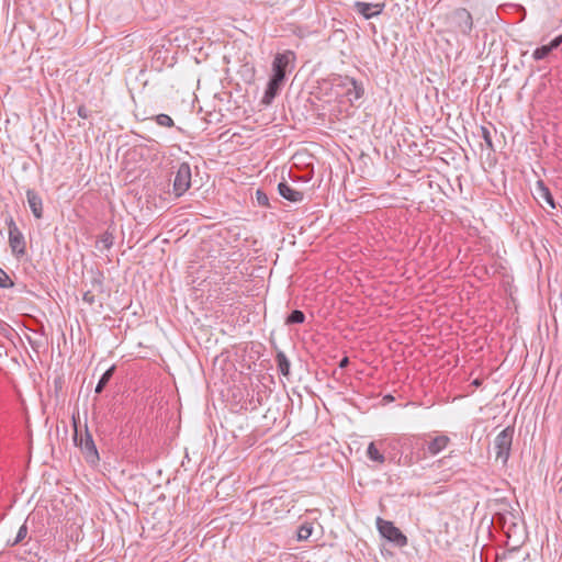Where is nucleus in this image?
Returning a JSON list of instances; mask_svg holds the SVG:
<instances>
[{"label":"nucleus","mask_w":562,"mask_h":562,"mask_svg":"<svg viewBox=\"0 0 562 562\" xmlns=\"http://www.w3.org/2000/svg\"><path fill=\"white\" fill-rule=\"evenodd\" d=\"M425 434L412 435L402 439V448L409 451L404 458V465H412L426 459Z\"/></svg>","instance_id":"obj_1"},{"label":"nucleus","mask_w":562,"mask_h":562,"mask_svg":"<svg viewBox=\"0 0 562 562\" xmlns=\"http://www.w3.org/2000/svg\"><path fill=\"white\" fill-rule=\"evenodd\" d=\"M447 24L452 32L469 36L473 29V18L465 8H457L447 15Z\"/></svg>","instance_id":"obj_2"},{"label":"nucleus","mask_w":562,"mask_h":562,"mask_svg":"<svg viewBox=\"0 0 562 562\" xmlns=\"http://www.w3.org/2000/svg\"><path fill=\"white\" fill-rule=\"evenodd\" d=\"M74 441L75 445L80 448L88 463L97 464L99 462V452L92 438V435L89 432L87 426L83 435L79 434L77 429L75 430Z\"/></svg>","instance_id":"obj_3"},{"label":"nucleus","mask_w":562,"mask_h":562,"mask_svg":"<svg viewBox=\"0 0 562 562\" xmlns=\"http://www.w3.org/2000/svg\"><path fill=\"white\" fill-rule=\"evenodd\" d=\"M376 528L380 535L394 546L398 548L407 546V537L392 521L378 517Z\"/></svg>","instance_id":"obj_4"},{"label":"nucleus","mask_w":562,"mask_h":562,"mask_svg":"<svg viewBox=\"0 0 562 562\" xmlns=\"http://www.w3.org/2000/svg\"><path fill=\"white\" fill-rule=\"evenodd\" d=\"M514 438V427H506L503 429L494 440V450L496 459L506 464L510 454V449Z\"/></svg>","instance_id":"obj_5"},{"label":"nucleus","mask_w":562,"mask_h":562,"mask_svg":"<svg viewBox=\"0 0 562 562\" xmlns=\"http://www.w3.org/2000/svg\"><path fill=\"white\" fill-rule=\"evenodd\" d=\"M335 86L342 89V94L346 97L348 102H350V104H353L356 101L360 100L364 94V88L362 83L348 76H339L337 79H335Z\"/></svg>","instance_id":"obj_6"},{"label":"nucleus","mask_w":562,"mask_h":562,"mask_svg":"<svg viewBox=\"0 0 562 562\" xmlns=\"http://www.w3.org/2000/svg\"><path fill=\"white\" fill-rule=\"evenodd\" d=\"M191 166L189 162L179 164L173 183H172V192L177 198L182 196L191 187Z\"/></svg>","instance_id":"obj_7"},{"label":"nucleus","mask_w":562,"mask_h":562,"mask_svg":"<svg viewBox=\"0 0 562 562\" xmlns=\"http://www.w3.org/2000/svg\"><path fill=\"white\" fill-rule=\"evenodd\" d=\"M5 224L9 227V245L11 251L16 257H22L26 252L25 239L19 227L16 226L14 218L9 216L5 218Z\"/></svg>","instance_id":"obj_8"},{"label":"nucleus","mask_w":562,"mask_h":562,"mask_svg":"<svg viewBox=\"0 0 562 562\" xmlns=\"http://www.w3.org/2000/svg\"><path fill=\"white\" fill-rule=\"evenodd\" d=\"M295 61V54L292 50L278 53L272 61V77L285 79L288 67Z\"/></svg>","instance_id":"obj_9"},{"label":"nucleus","mask_w":562,"mask_h":562,"mask_svg":"<svg viewBox=\"0 0 562 562\" xmlns=\"http://www.w3.org/2000/svg\"><path fill=\"white\" fill-rule=\"evenodd\" d=\"M426 439V458L428 456L435 457L443 451L450 443V438L446 435L425 434Z\"/></svg>","instance_id":"obj_10"},{"label":"nucleus","mask_w":562,"mask_h":562,"mask_svg":"<svg viewBox=\"0 0 562 562\" xmlns=\"http://www.w3.org/2000/svg\"><path fill=\"white\" fill-rule=\"evenodd\" d=\"M278 192L283 199L292 203H300L304 200V192L285 180L279 182Z\"/></svg>","instance_id":"obj_11"},{"label":"nucleus","mask_w":562,"mask_h":562,"mask_svg":"<svg viewBox=\"0 0 562 562\" xmlns=\"http://www.w3.org/2000/svg\"><path fill=\"white\" fill-rule=\"evenodd\" d=\"M284 81L285 79H280L271 76L267 83V88L261 99V103L265 105H270L273 102L274 98L280 93L284 85Z\"/></svg>","instance_id":"obj_12"},{"label":"nucleus","mask_w":562,"mask_h":562,"mask_svg":"<svg viewBox=\"0 0 562 562\" xmlns=\"http://www.w3.org/2000/svg\"><path fill=\"white\" fill-rule=\"evenodd\" d=\"M384 8L385 3H368L361 1H357L355 3V9L357 10V12L360 13L367 20L381 14Z\"/></svg>","instance_id":"obj_13"},{"label":"nucleus","mask_w":562,"mask_h":562,"mask_svg":"<svg viewBox=\"0 0 562 562\" xmlns=\"http://www.w3.org/2000/svg\"><path fill=\"white\" fill-rule=\"evenodd\" d=\"M103 293V276L100 272L94 273L91 280V290H88L83 293L82 300L89 305H93L95 302V296L93 292Z\"/></svg>","instance_id":"obj_14"},{"label":"nucleus","mask_w":562,"mask_h":562,"mask_svg":"<svg viewBox=\"0 0 562 562\" xmlns=\"http://www.w3.org/2000/svg\"><path fill=\"white\" fill-rule=\"evenodd\" d=\"M26 200L30 210L35 218L40 220L43 217V200L41 195L33 189L26 190Z\"/></svg>","instance_id":"obj_15"},{"label":"nucleus","mask_w":562,"mask_h":562,"mask_svg":"<svg viewBox=\"0 0 562 562\" xmlns=\"http://www.w3.org/2000/svg\"><path fill=\"white\" fill-rule=\"evenodd\" d=\"M384 442L383 441H379V442H370L368 448H367V457L373 461V462H376V463H384L385 462V456L383 452H381V448L383 447Z\"/></svg>","instance_id":"obj_16"},{"label":"nucleus","mask_w":562,"mask_h":562,"mask_svg":"<svg viewBox=\"0 0 562 562\" xmlns=\"http://www.w3.org/2000/svg\"><path fill=\"white\" fill-rule=\"evenodd\" d=\"M494 520L497 525L501 526V528L504 531V533L506 535L507 539L510 540L513 537L512 533L518 528L517 524L510 522L509 525H507V521L502 514L496 515L494 517ZM507 543H509V541H507Z\"/></svg>","instance_id":"obj_17"},{"label":"nucleus","mask_w":562,"mask_h":562,"mask_svg":"<svg viewBox=\"0 0 562 562\" xmlns=\"http://www.w3.org/2000/svg\"><path fill=\"white\" fill-rule=\"evenodd\" d=\"M537 192L540 199L548 203L552 209L555 207L553 195L551 194L549 188L541 180L537 182Z\"/></svg>","instance_id":"obj_18"},{"label":"nucleus","mask_w":562,"mask_h":562,"mask_svg":"<svg viewBox=\"0 0 562 562\" xmlns=\"http://www.w3.org/2000/svg\"><path fill=\"white\" fill-rule=\"evenodd\" d=\"M114 244V236L109 231L104 232L97 240L95 247L99 250H109Z\"/></svg>","instance_id":"obj_19"},{"label":"nucleus","mask_w":562,"mask_h":562,"mask_svg":"<svg viewBox=\"0 0 562 562\" xmlns=\"http://www.w3.org/2000/svg\"><path fill=\"white\" fill-rule=\"evenodd\" d=\"M276 361L278 370L281 372V374L284 376H289L291 364L286 356L282 351H279L276 356Z\"/></svg>","instance_id":"obj_20"},{"label":"nucleus","mask_w":562,"mask_h":562,"mask_svg":"<svg viewBox=\"0 0 562 562\" xmlns=\"http://www.w3.org/2000/svg\"><path fill=\"white\" fill-rule=\"evenodd\" d=\"M115 371V367L112 366L111 368H109L100 378V380L98 381L97 383V386H95V393L100 394L102 393V391L104 390V387L106 386V384L109 383V381L111 380V378L113 376V373Z\"/></svg>","instance_id":"obj_21"},{"label":"nucleus","mask_w":562,"mask_h":562,"mask_svg":"<svg viewBox=\"0 0 562 562\" xmlns=\"http://www.w3.org/2000/svg\"><path fill=\"white\" fill-rule=\"evenodd\" d=\"M305 321V314L300 310H293L286 317L285 323L288 325L302 324Z\"/></svg>","instance_id":"obj_22"},{"label":"nucleus","mask_w":562,"mask_h":562,"mask_svg":"<svg viewBox=\"0 0 562 562\" xmlns=\"http://www.w3.org/2000/svg\"><path fill=\"white\" fill-rule=\"evenodd\" d=\"M313 532V526L312 524L305 522L301 525L297 529V540L303 541L307 540Z\"/></svg>","instance_id":"obj_23"},{"label":"nucleus","mask_w":562,"mask_h":562,"mask_svg":"<svg viewBox=\"0 0 562 562\" xmlns=\"http://www.w3.org/2000/svg\"><path fill=\"white\" fill-rule=\"evenodd\" d=\"M550 53L551 48L548 45H542L533 50L532 58L535 60H541L548 57Z\"/></svg>","instance_id":"obj_24"},{"label":"nucleus","mask_w":562,"mask_h":562,"mask_svg":"<svg viewBox=\"0 0 562 562\" xmlns=\"http://www.w3.org/2000/svg\"><path fill=\"white\" fill-rule=\"evenodd\" d=\"M155 122L159 126H164V127H172L175 125L173 120L168 114H164V113L156 115Z\"/></svg>","instance_id":"obj_25"},{"label":"nucleus","mask_w":562,"mask_h":562,"mask_svg":"<svg viewBox=\"0 0 562 562\" xmlns=\"http://www.w3.org/2000/svg\"><path fill=\"white\" fill-rule=\"evenodd\" d=\"M13 285V281L10 279L7 272L0 268V288L9 289L12 288Z\"/></svg>","instance_id":"obj_26"},{"label":"nucleus","mask_w":562,"mask_h":562,"mask_svg":"<svg viewBox=\"0 0 562 562\" xmlns=\"http://www.w3.org/2000/svg\"><path fill=\"white\" fill-rule=\"evenodd\" d=\"M26 535H27V527L25 524H23L20 527V529L16 533V537H15L14 541L12 542V546H15V544L22 542L25 539Z\"/></svg>","instance_id":"obj_27"},{"label":"nucleus","mask_w":562,"mask_h":562,"mask_svg":"<svg viewBox=\"0 0 562 562\" xmlns=\"http://www.w3.org/2000/svg\"><path fill=\"white\" fill-rule=\"evenodd\" d=\"M256 199L259 205L261 206H270L269 198L262 190H257Z\"/></svg>","instance_id":"obj_28"},{"label":"nucleus","mask_w":562,"mask_h":562,"mask_svg":"<svg viewBox=\"0 0 562 562\" xmlns=\"http://www.w3.org/2000/svg\"><path fill=\"white\" fill-rule=\"evenodd\" d=\"M481 135H482V138L484 139V142L486 143V145L490 148H493L492 135H491L490 130L487 127H485V126H482L481 127Z\"/></svg>","instance_id":"obj_29"},{"label":"nucleus","mask_w":562,"mask_h":562,"mask_svg":"<svg viewBox=\"0 0 562 562\" xmlns=\"http://www.w3.org/2000/svg\"><path fill=\"white\" fill-rule=\"evenodd\" d=\"M562 44V34L554 37L549 44L548 46L551 48V52L557 49L560 45Z\"/></svg>","instance_id":"obj_30"},{"label":"nucleus","mask_w":562,"mask_h":562,"mask_svg":"<svg viewBox=\"0 0 562 562\" xmlns=\"http://www.w3.org/2000/svg\"><path fill=\"white\" fill-rule=\"evenodd\" d=\"M77 113L81 119H88L89 117V111L86 109L85 105H80L77 109Z\"/></svg>","instance_id":"obj_31"},{"label":"nucleus","mask_w":562,"mask_h":562,"mask_svg":"<svg viewBox=\"0 0 562 562\" xmlns=\"http://www.w3.org/2000/svg\"><path fill=\"white\" fill-rule=\"evenodd\" d=\"M348 364H349V358H348V357H344V358L339 361V368H341V369L346 368Z\"/></svg>","instance_id":"obj_32"},{"label":"nucleus","mask_w":562,"mask_h":562,"mask_svg":"<svg viewBox=\"0 0 562 562\" xmlns=\"http://www.w3.org/2000/svg\"><path fill=\"white\" fill-rule=\"evenodd\" d=\"M5 355V349L3 346L0 345V358Z\"/></svg>","instance_id":"obj_33"},{"label":"nucleus","mask_w":562,"mask_h":562,"mask_svg":"<svg viewBox=\"0 0 562 562\" xmlns=\"http://www.w3.org/2000/svg\"><path fill=\"white\" fill-rule=\"evenodd\" d=\"M472 384L475 385V386H480L481 385V381L479 379H476V380H474L472 382Z\"/></svg>","instance_id":"obj_34"},{"label":"nucleus","mask_w":562,"mask_h":562,"mask_svg":"<svg viewBox=\"0 0 562 562\" xmlns=\"http://www.w3.org/2000/svg\"><path fill=\"white\" fill-rule=\"evenodd\" d=\"M384 400L393 401V396L392 395H387V396L384 397Z\"/></svg>","instance_id":"obj_35"}]
</instances>
